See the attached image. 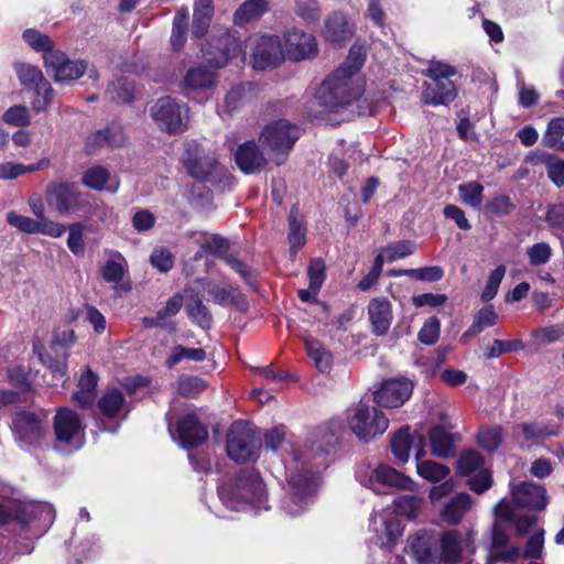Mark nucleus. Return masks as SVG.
<instances>
[{
    "label": "nucleus",
    "instance_id": "nucleus-1",
    "mask_svg": "<svg viewBox=\"0 0 564 564\" xmlns=\"http://www.w3.org/2000/svg\"><path fill=\"white\" fill-rule=\"evenodd\" d=\"M367 48L357 41L349 50V54L338 68H336L319 86L316 99L319 105L328 109H337L357 100L365 91L366 80L360 74L366 59Z\"/></svg>",
    "mask_w": 564,
    "mask_h": 564
},
{
    "label": "nucleus",
    "instance_id": "nucleus-2",
    "mask_svg": "<svg viewBox=\"0 0 564 564\" xmlns=\"http://www.w3.org/2000/svg\"><path fill=\"white\" fill-rule=\"evenodd\" d=\"M291 458L285 462L286 496L282 501V509L291 517L303 513L313 502L318 473L312 464L302 455L301 449L293 444L288 445Z\"/></svg>",
    "mask_w": 564,
    "mask_h": 564
},
{
    "label": "nucleus",
    "instance_id": "nucleus-3",
    "mask_svg": "<svg viewBox=\"0 0 564 564\" xmlns=\"http://www.w3.org/2000/svg\"><path fill=\"white\" fill-rule=\"evenodd\" d=\"M218 497L229 510L259 512L269 509L265 485L253 468L243 469L234 479L220 485Z\"/></svg>",
    "mask_w": 564,
    "mask_h": 564
},
{
    "label": "nucleus",
    "instance_id": "nucleus-4",
    "mask_svg": "<svg viewBox=\"0 0 564 564\" xmlns=\"http://www.w3.org/2000/svg\"><path fill=\"white\" fill-rule=\"evenodd\" d=\"M29 45L42 53V58L47 69L52 70L56 82H70L79 78L85 73L87 65L82 59H69L66 54L53 47L50 37H30Z\"/></svg>",
    "mask_w": 564,
    "mask_h": 564
},
{
    "label": "nucleus",
    "instance_id": "nucleus-5",
    "mask_svg": "<svg viewBox=\"0 0 564 564\" xmlns=\"http://www.w3.org/2000/svg\"><path fill=\"white\" fill-rule=\"evenodd\" d=\"M423 74L431 79L422 93L424 104L446 106L455 99L456 87L451 80L456 75L454 66L438 59H431Z\"/></svg>",
    "mask_w": 564,
    "mask_h": 564
},
{
    "label": "nucleus",
    "instance_id": "nucleus-6",
    "mask_svg": "<svg viewBox=\"0 0 564 564\" xmlns=\"http://www.w3.org/2000/svg\"><path fill=\"white\" fill-rule=\"evenodd\" d=\"M346 421L351 432L365 443L383 434L389 426V420L382 411L362 401L347 409Z\"/></svg>",
    "mask_w": 564,
    "mask_h": 564
},
{
    "label": "nucleus",
    "instance_id": "nucleus-7",
    "mask_svg": "<svg viewBox=\"0 0 564 564\" xmlns=\"http://www.w3.org/2000/svg\"><path fill=\"white\" fill-rule=\"evenodd\" d=\"M297 139V127L284 119L268 123L259 138L261 145L276 165L285 162Z\"/></svg>",
    "mask_w": 564,
    "mask_h": 564
},
{
    "label": "nucleus",
    "instance_id": "nucleus-8",
    "mask_svg": "<svg viewBox=\"0 0 564 564\" xmlns=\"http://www.w3.org/2000/svg\"><path fill=\"white\" fill-rule=\"evenodd\" d=\"M261 446L260 435L252 424L236 421L227 433L226 451L230 459L247 463L258 456Z\"/></svg>",
    "mask_w": 564,
    "mask_h": 564
},
{
    "label": "nucleus",
    "instance_id": "nucleus-9",
    "mask_svg": "<svg viewBox=\"0 0 564 564\" xmlns=\"http://www.w3.org/2000/svg\"><path fill=\"white\" fill-rule=\"evenodd\" d=\"M356 478L360 485L377 494L386 492V487L412 490L414 485L412 479L384 464L359 465L356 469Z\"/></svg>",
    "mask_w": 564,
    "mask_h": 564
},
{
    "label": "nucleus",
    "instance_id": "nucleus-10",
    "mask_svg": "<svg viewBox=\"0 0 564 564\" xmlns=\"http://www.w3.org/2000/svg\"><path fill=\"white\" fill-rule=\"evenodd\" d=\"M12 429L21 447L42 446L50 432L47 413L19 412L12 421Z\"/></svg>",
    "mask_w": 564,
    "mask_h": 564
},
{
    "label": "nucleus",
    "instance_id": "nucleus-11",
    "mask_svg": "<svg viewBox=\"0 0 564 564\" xmlns=\"http://www.w3.org/2000/svg\"><path fill=\"white\" fill-rule=\"evenodd\" d=\"M189 109L169 96L159 98L150 108L156 124L164 131L176 133L185 130L189 120Z\"/></svg>",
    "mask_w": 564,
    "mask_h": 564
},
{
    "label": "nucleus",
    "instance_id": "nucleus-12",
    "mask_svg": "<svg viewBox=\"0 0 564 564\" xmlns=\"http://www.w3.org/2000/svg\"><path fill=\"white\" fill-rule=\"evenodd\" d=\"M21 528L29 533L30 539L40 538L54 521L55 512L45 502H25L15 511Z\"/></svg>",
    "mask_w": 564,
    "mask_h": 564
},
{
    "label": "nucleus",
    "instance_id": "nucleus-13",
    "mask_svg": "<svg viewBox=\"0 0 564 564\" xmlns=\"http://www.w3.org/2000/svg\"><path fill=\"white\" fill-rule=\"evenodd\" d=\"M173 415H167L169 433L173 441L182 447H194L205 442L208 436L206 427L199 423L193 411H187L173 422Z\"/></svg>",
    "mask_w": 564,
    "mask_h": 564
},
{
    "label": "nucleus",
    "instance_id": "nucleus-14",
    "mask_svg": "<svg viewBox=\"0 0 564 564\" xmlns=\"http://www.w3.org/2000/svg\"><path fill=\"white\" fill-rule=\"evenodd\" d=\"M54 434L57 444L67 451L78 449L84 443V427L74 411L62 408L54 417Z\"/></svg>",
    "mask_w": 564,
    "mask_h": 564
},
{
    "label": "nucleus",
    "instance_id": "nucleus-15",
    "mask_svg": "<svg viewBox=\"0 0 564 564\" xmlns=\"http://www.w3.org/2000/svg\"><path fill=\"white\" fill-rule=\"evenodd\" d=\"M80 197L77 187L68 182H52L45 189L46 204L62 216L76 213L82 206Z\"/></svg>",
    "mask_w": 564,
    "mask_h": 564
},
{
    "label": "nucleus",
    "instance_id": "nucleus-16",
    "mask_svg": "<svg viewBox=\"0 0 564 564\" xmlns=\"http://www.w3.org/2000/svg\"><path fill=\"white\" fill-rule=\"evenodd\" d=\"M14 69L22 85L34 89L36 98L32 106L35 111L44 110L54 96V89L43 77L42 72L31 64L15 63Z\"/></svg>",
    "mask_w": 564,
    "mask_h": 564
},
{
    "label": "nucleus",
    "instance_id": "nucleus-17",
    "mask_svg": "<svg viewBox=\"0 0 564 564\" xmlns=\"http://www.w3.org/2000/svg\"><path fill=\"white\" fill-rule=\"evenodd\" d=\"M457 468L459 474L468 478V485L475 492L481 494L491 487V475L485 468L484 458L478 452H463L459 456Z\"/></svg>",
    "mask_w": 564,
    "mask_h": 564
},
{
    "label": "nucleus",
    "instance_id": "nucleus-18",
    "mask_svg": "<svg viewBox=\"0 0 564 564\" xmlns=\"http://www.w3.org/2000/svg\"><path fill=\"white\" fill-rule=\"evenodd\" d=\"M7 223L17 230L29 235L41 234L52 238H59L66 231L65 225L58 221L39 220L36 217L31 218L20 215L14 210L7 214Z\"/></svg>",
    "mask_w": 564,
    "mask_h": 564
},
{
    "label": "nucleus",
    "instance_id": "nucleus-19",
    "mask_svg": "<svg viewBox=\"0 0 564 564\" xmlns=\"http://www.w3.org/2000/svg\"><path fill=\"white\" fill-rule=\"evenodd\" d=\"M413 388V382L408 378H391L375 392V400L384 408H398L410 399Z\"/></svg>",
    "mask_w": 564,
    "mask_h": 564
},
{
    "label": "nucleus",
    "instance_id": "nucleus-20",
    "mask_svg": "<svg viewBox=\"0 0 564 564\" xmlns=\"http://www.w3.org/2000/svg\"><path fill=\"white\" fill-rule=\"evenodd\" d=\"M369 530L375 533L377 543L384 547L392 546L402 534L401 522L389 508L371 516Z\"/></svg>",
    "mask_w": 564,
    "mask_h": 564
},
{
    "label": "nucleus",
    "instance_id": "nucleus-21",
    "mask_svg": "<svg viewBox=\"0 0 564 564\" xmlns=\"http://www.w3.org/2000/svg\"><path fill=\"white\" fill-rule=\"evenodd\" d=\"M285 58L281 37H260L251 56L254 69L264 70L278 66Z\"/></svg>",
    "mask_w": 564,
    "mask_h": 564
},
{
    "label": "nucleus",
    "instance_id": "nucleus-22",
    "mask_svg": "<svg viewBox=\"0 0 564 564\" xmlns=\"http://www.w3.org/2000/svg\"><path fill=\"white\" fill-rule=\"evenodd\" d=\"M426 441L424 435L411 434L408 427L399 430L391 440V451L400 463H406L410 452H414L415 459H421L425 454Z\"/></svg>",
    "mask_w": 564,
    "mask_h": 564
},
{
    "label": "nucleus",
    "instance_id": "nucleus-23",
    "mask_svg": "<svg viewBox=\"0 0 564 564\" xmlns=\"http://www.w3.org/2000/svg\"><path fill=\"white\" fill-rule=\"evenodd\" d=\"M212 40L203 46V57L212 68L224 67L230 58L240 53L236 37H212Z\"/></svg>",
    "mask_w": 564,
    "mask_h": 564
},
{
    "label": "nucleus",
    "instance_id": "nucleus-24",
    "mask_svg": "<svg viewBox=\"0 0 564 564\" xmlns=\"http://www.w3.org/2000/svg\"><path fill=\"white\" fill-rule=\"evenodd\" d=\"M408 552L416 564H441L438 547L433 536L425 532L408 539Z\"/></svg>",
    "mask_w": 564,
    "mask_h": 564
},
{
    "label": "nucleus",
    "instance_id": "nucleus-25",
    "mask_svg": "<svg viewBox=\"0 0 564 564\" xmlns=\"http://www.w3.org/2000/svg\"><path fill=\"white\" fill-rule=\"evenodd\" d=\"M511 495L518 506L528 509L542 510L547 505L545 488L533 482L511 485Z\"/></svg>",
    "mask_w": 564,
    "mask_h": 564
},
{
    "label": "nucleus",
    "instance_id": "nucleus-26",
    "mask_svg": "<svg viewBox=\"0 0 564 564\" xmlns=\"http://www.w3.org/2000/svg\"><path fill=\"white\" fill-rule=\"evenodd\" d=\"M183 162L188 173L200 181L206 180L215 169L216 160L203 155V151L196 143H188L183 155Z\"/></svg>",
    "mask_w": 564,
    "mask_h": 564
},
{
    "label": "nucleus",
    "instance_id": "nucleus-27",
    "mask_svg": "<svg viewBox=\"0 0 564 564\" xmlns=\"http://www.w3.org/2000/svg\"><path fill=\"white\" fill-rule=\"evenodd\" d=\"M235 162L243 173L253 174L267 165L268 159L254 141H246L236 150Z\"/></svg>",
    "mask_w": 564,
    "mask_h": 564
},
{
    "label": "nucleus",
    "instance_id": "nucleus-28",
    "mask_svg": "<svg viewBox=\"0 0 564 564\" xmlns=\"http://www.w3.org/2000/svg\"><path fill=\"white\" fill-rule=\"evenodd\" d=\"M368 317L372 332L382 336L388 333L392 323V304L386 297H375L368 304Z\"/></svg>",
    "mask_w": 564,
    "mask_h": 564
},
{
    "label": "nucleus",
    "instance_id": "nucleus-29",
    "mask_svg": "<svg viewBox=\"0 0 564 564\" xmlns=\"http://www.w3.org/2000/svg\"><path fill=\"white\" fill-rule=\"evenodd\" d=\"M285 57L302 61L314 56L318 52L315 37H281Z\"/></svg>",
    "mask_w": 564,
    "mask_h": 564
},
{
    "label": "nucleus",
    "instance_id": "nucleus-30",
    "mask_svg": "<svg viewBox=\"0 0 564 564\" xmlns=\"http://www.w3.org/2000/svg\"><path fill=\"white\" fill-rule=\"evenodd\" d=\"M507 541V534L495 525L492 531L491 551L487 557L488 564H495L498 561L514 562L520 557L521 551L519 547L511 546L507 550H501L506 546Z\"/></svg>",
    "mask_w": 564,
    "mask_h": 564
},
{
    "label": "nucleus",
    "instance_id": "nucleus-31",
    "mask_svg": "<svg viewBox=\"0 0 564 564\" xmlns=\"http://www.w3.org/2000/svg\"><path fill=\"white\" fill-rule=\"evenodd\" d=\"M438 553L441 563L454 564L459 561L463 551V535L456 530L444 532L440 538Z\"/></svg>",
    "mask_w": 564,
    "mask_h": 564
},
{
    "label": "nucleus",
    "instance_id": "nucleus-32",
    "mask_svg": "<svg viewBox=\"0 0 564 564\" xmlns=\"http://www.w3.org/2000/svg\"><path fill=\"white\" fill-rule=\"evenodd\" d=\"M205 290L212 300L219 305H234L241 311L246 310L248 306L246 299L235 288H221L217 284L208 283Z\"/></svg>",
    "mask_w": 564,
    "mask_h": 564
},
{
    "label": "nucleus",
    "instance_id": "nucleus-33",
    "mask_svg": "<svg viewBox=\"0 0 564 564\" xmlns=\"http://www.w3.org/2000/svg\"><path fill=\"white\" fill-rule=\"evenodd\" d=\"M470 506V497L467 494L456 495L444 506L441 511V518L448 524H457L469 510Z\"/></svg>",
    "mask_w": 564,
    "mask_h": 564
},
{
    "label": "nucleus",
    "instance_id": "nucleus-34",
    "mask_svg": "<svg viewBox=\"0 0 564 564\" xmlns=\"http://www.w3.org/2000/svg\"><path fill=\"white\" fill-rule=\"evenodd\" d=\"M432 454L438 457H449L454 454L452 434L443 426H434L429 433Z\"/></svg>",
    "mask_w": 564,
    "mask_h": 564
},
{
    "label": "nucleus",
    "instance_id": "nucleus-35",
    "mask_svg": "<svg viewBox=\"0 0 564 564\" xmlns=\"http://www.w3.org/2000/svg\"><path fill=\"white\" fill-rule=\"evenodd\" d=\"M214 17L213 0H195L193 13V35H205Z\"/></svg>",
    "mask_w": 564,
    "mask_h": 564
},
{
    "label": "nucleus",
    "instance_id": "nucleus-36",
    "mask_svg": "<svg viewBox=\"0 0 564 564\" xmlns=\"http://www.w3.org/2000/svg\"><path fill=\"white\" fill-rule=\"evenodd\" d=\"M269 10L267 0H247L234 14V23L236 25H245L253 20L259 19Z\"/></svg>",
    "mask_w": 564,
    "mask_h": 564
},
{
    "label": "nucleus",
    "instance_id": "nucleus-37",
    "mask_svg": "<svg viewBox=\"0 0 564 564\" xmlns=\"http://www.w3.org/2000/svg\"><path fill=\"white\" fill-rule=\"evenodd\" d=\"M110 181V173L104 166H93L89 167L82 177L83 184L95 191H104L108 189L111 193H116L118 191L119 184L113 183L106 187L107 183Z\"/></svg>",
    "mask_w": 564,
    "mask_h": 564
},
{
    "label": "nucleus",
    "instance_id": "nucleus-38",
    "mask_svg": "<svg viewBox=\"0 0 564 564\" xmlns=\"http://www.w3.org/2000/svg\"><path fill=\"white\" fill-rule=\"evenodd\" d=\"M79 390L73 394V401L80 408H88L95 401V390L97 387V376L86 369L78 381Z\"/></svg>",
    "mask_w": 564,
    "mask_h": 564
},
{
    "label": "nucleus",
    "instance_id": "nucleus-39",
    "mask_svg": "<svg viewBox=\"0 0 564 564\" xmlns=\"http://www.w3.org/2000/svg\"><path fill=\"white\" fill-rule=\"evenodd\" d=\"M124 142V135L120 129H105L93 133L87 141V150L94 152L104 145L120 147Z\"/></svg>",
    "mask_w": 564,
    "mask_h": 564
},
{
    "label": "nucleus",
    "instance_id": "nucleus-40",
    "mask_svg": "<svg viewBox=\"0 0 564 564\" xmlns=\"http://www.w3.org/2000/svg\"><path fill=\"white\" fill-rule=\"evenodd\" d=\"M498 321V314L496 313L492 305L481 307L475 315L473 324L463 334L462 338L474 337L480 334L488 327L496 325Z\"/></svg>",
    "mask_w": 564,
    "mask_h": 564
},
{
    "label": "nucleus",
    "instance_id": "nucleus-41",
    "mask_svg": "<svg viewBox=\"0 0 564 564\" xmlns=\"http://www.w3.org/2000/svg\"><path fill=\"white\" fill-rule=\"evenodd\" d=\"M216 82V72L205 67H193L188 69L184 83L193 90H200L212 87Z\"/></svg>",
    "mask_w": 564,
    "mask_h": 564
},
{
    "label": "nucleus",
    "instance_id": "nucleus-42",
    "mask_svg": "<svg viewBox=\"0 0 564 564\" xmlns=\"http://www.w3.org/2000/svg\"><path fill=\"white\" fill-rule=\"evenodd\" d=\"M305 346L308 356L321 372H327L332 368V354L316 339L306 338Z\"/></svg>",
    "mask_w": 564,
    "mask_h": 564
},
{
    "label": "nucleus",
    "instance_id": "nucleus-43",
    "mask_svg": "<svg viewBox=\"0 0 564 564\" xmlns=\"http://www.w3.org/2000/svg\"><path fill=\"white\" fill-rule=\"evenodd\" d=\"M98 405L106 416H119L124 410L123 393L118 389H110L101 397Z\"/></svg>",
    "mask_w": 564,
    "mask_h": 564
},
{
    "label": "nucleus",
    "instance_id": "nucleus-44",
    "mask_svg": "<svg viewBox=\"0 0 564 564\" xmlns=\"http://www.w3.org/2000/svg\"><path fill=\"white\" fill-rule=\"evenodd\" d=\"M128 264L121 253L115 252L101 268V276L105 281L119 283L123 280Z\"/></svg>",
    "mask_w": 564,
    "mask_h": 564
},
{
    "label": "nucleus",
    "instance_id": "nucleus-45",
    "mask_svg": "<svg viewBox=\"0 0 564 564\" xmlns=\"http://www.w3.org/2000/svg\"><path fill=\"white\" fill-rule=\"evenodd\" d=\"M423 499L416 496L404 495L393 500V513H400L409 519H415L423 507Z\"/></svg>",
    "mask_w": 564,
    "mask_h": 564
},
{
    "label": "nucleus",
    "instance_id": "nucleus-46",
    "mask_svg": "<svg viewBox=\"0 0 564 564\" xmlns=\"http://www.w3.org/2000/svg\"><path fill=\"white\" fill-rule=\"evenodd\" d=\"M256 94V86L251 83L232 87L226 96V107L232 111L251 99Z\"/></svg>",
    "mask_w": 564,
    "mask_h": 564
},
{
    "label": "nucleus",
    "instance_id": "nucleus-47",
    "mask_svg": "<svg viewBox=\"0 0 564 564\" xmlns=\"http://www.w3.org/2000/svg\"><path fill=\"white\" fill-rule=\"evenodd\" d=\"M416 471L417 474L431 481V482H437L447 477L449 474V469L440 463H436L434 460H417L416 464Z\"/></svg>",
    "mask_w": 564,
    "mask_h": 564
},
{
    "label": "nucleus",
    "instance_id": "nucleus-48",
    "mask_svg": "<svg viewBox=\"0 0 564 564\" xmlns=\"http://www.w3.org/2000/svg\"><path fill=\"white\" fill-rule=\"evenodd\" d=\"M183 305V297L180 294L172 296L164 308L156 313L153 318H144V325L147 327H161L164 325V321L171 316L176 315Z\"/></svg>",
    "mask_w": 564,
    "mask_h": 564
},
{
    "label": "nucleus",
    "instance_id": "nucleus-49",
    "mask_svg": "<svg viewBox=\"0 0 564 564\" xmlns=\"http://www.w3.org/2000/svg\"><path fill=\"white\" fill-rule=\"evenodd\" d=\"M564 135V118H553L546 128L543 135V144L549 148H554L564 151V142L562 138Z\"/></svg>",
    "mask_w": 564,
    "mask_h": 564
},
{
    "label": "nucleus",
    "instance_id": "nucleus-50",
    "mask_svg": "<svg viewBox=\"0 0 564 564\" xmlns=\"http://www.w3.org/2000/svg\"><path fill=\"white\" fill-rule=\"evenodd\" d=\"M185 310L189 318L200 328L208 329L210 327L213 321L212 314L199 299L195 297L186 303Z\"/></svg>",
    "mask_w": 564,
    "mask_h": 564
},
{
    "label": "nucleus",
    "instance_id": "nucleus-51",
    "mask_svg": "<svg viewBox=\"0 0 564 564\" xmlns=\"http://www.w3.org/2000/svg\"><path fill=\"white\" fill-rule=\"evenodd\" d=\"M326 30L329 35H352L354 23L343 12H334L326 20Z\"/></svg>",
    "mask_w": 564,
    "mask_h": 564
},
{
    "label": "nucleus",
    "instance_id": "nucleus-52",
    "mask_svg": "<svg viewBox=\"0 0 564 564\" xmlns=\"http://www.w3.org/2000/svg\"><path fill=\"white\" fill-rule=\"evenodd\" d=\"M205 358L206 352L202 348H186L184 346L177 345L172 349L169 358L166 359V365L172 368L184 359L202 361Z\"/></svg>",
    "mask_w": 564,
    "mask_h": 564
},
{
    "label": "nucleus",
    "instance_id": "nucleus-53",
    "mask_svg": "<svg viewBox=\"0 0 564 564\" xmlns=\"http://www.w3.org/2000/svg\"><path fill=\"white\" fill-rule=\"evenodd\" d=\"M458 193L464 204L477 208L484 198V187L477 182H469L458 186Z\"/></svg>",
    "mask_w": 564,
    "mask_h": 564
},
{
    "label": "nucleus",
    "instance_id": "nucleus-54",
    "mask_svg": "<svg viewBox=\"0 0 564 564\" xmlns=\"http://www.w3.org/2000/svg\"><path fill=\"white\" fill-rule=\"evenodd\" d=\"M289 226H290V232H289V242H290V249L292 253H296L306 241V232L305 229L302 226V223L297 217L295 216V213L292 210L289 216Z\"/></svg>",
    "mask_w": 564,
    "mask_h": 564
},
{
    "label": "nucleus",
    "instance_id": "nucleus-55",
    "mask_svg": "<svg viewBox=\"0 0 564 564\" xmlns=\"http://www.w3.org/2000/svg\"><path fill=\"white\" fill-rule=\"evenodd\" d=\"M414 249L415 245L412 241L403 240L387 246L378 254H383V263L393 262L412 254Z\"/></svg>",
    "mask_w": 564,
    "mask_h": 564
},
{
    "label": "nucleus",
    "instance_id": "nucleus-56",
    "mask_svg": "<svg viewBox=\"0 0 564 564\" xmlns=\"http://www.w3.org/2000/svg\"><path fill=\"white\" fill-rule=\"evenodd\" d=\"M134 86L126 78L113 80L107 90L110 98L117 102H128L132 99Z\"/></svg>",
    "mask_w": 564,
    "mask_h": 564
},
{
    "label": "nucleus",
    "instance_id": "nucleus-57",
    "mask_svg": "<svg viewBox=\"0 0 564 564\" xmlns=\"http://www.w3.org/2000/svg\"><path fill=\"white\" fill-rule=\"evenodd\" d=\"M502 441V430L500 426H486L478 433L479 445L488 452L496 451Z\"/></svg>",
    "mask_w": 564,
    "mask_h": 564
},
{
    "label": "nucleus",
    "instance_id": "nucleus-58",
    "mask_svg": "<svg viewBox=\"0 0 564 564\" xmlns=\"http://www.w3.org/2000/svg\"><path fill=\"white\" fill-rule=\"evenodd\" d=\"M527 254L531 265H544L552 257V248L547 242H538L528 248Z\"/></svg>",
    "mask_w": 564,
    "mask_h": 564
},
{
    "label": "nucleus",
    "instance_id": "nucleus-59",
    "mask_svg": "<svg viewBox=\"0 0 564 564\" xmlns=\"http://www.w3.org/2000/svg\"><path fill=\"white\" fill-rule=\"evenodd\" d=\"M441 323L437 317L432 316L425 321L417 334V339L425 345H434L440 337Z\"/></svg>",
    "mask_w": 564,
    "mask_h": 564
},
{
    "label": "nucleus",
    "instance_id": "nucleus-60",
    "mask_svg": "<svg viewBox=\"0 0 564 564\" xmlns=\"http://www.w3.org/2000/svg\"><path fill=\"white\" fill-rule=\"evenodd\" d=\"M505 274H506V267L502 264L498 265L490 273L488 281L486 283V286L481 292V300L484 302H489L496 296Z\"/></svg>",
    "mask_w": 564,
    "mask_h": 564
},
{
    "label": "nucleus",
    "instance_id": "nucleus-61",
    "mask_svg": "<svg viewBox=\"0 0 564 564\" xmlns=\"http://www.w3.org/2000/svg\"><path fill=\"white\" fill-rule=\"evenodd\" d=\"M545 167L553 184L564 188V160L555 155H549L545 160Z\"/></svg>",
    "mask_w": 564,
    "mask_h": 564
},
{
    "label": "nucleus",
    "instance_id": "nucleus-62",
    "mask_svg": "<svg viewBox=\"0 0 564 564\" xmlns=\"http://www.w3.org/2000/svg\"><path fill=\"white\" fill-rule=\"evenodd\" d=\"M206 388V383L198 377H184L178 380V392L187 398H194Z\"/></svg>",
    "mask_w": 564,
    "mask_h": 564
},
{
    "label": "nucleus",
    "instance_id": "nucleus-63",
    "mask_svg": "<svg viewBox=\"0 0 564 564\" xmlns=\"http://www.w3.org/2000/svg\"><path fill=\"white\" fill-rule=\"evenodd\" d=\"M310 286L317 294L325 279V263L321 259L313 260L307 269Z\"/></svg>",
    "mask_w": 564,
    "mask_h": 564
},
{
    "label": "nucleus",
    "instance_id": "nucleus-64",
    "mask_svg": "<svg viewBox=\"0 0 564 564\" xmlns=\"http://www.w3.org/2000/svg\"><path fill=\"white\" fill-rule=\"evenodd\" d=\"M151 264L161 272H169L174 264V256L166 248H156L150 256Z\"/></svg>",
    "mask_w": 564,
    "mask_h": 564
}]
</instances>
